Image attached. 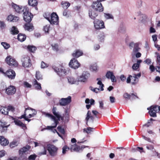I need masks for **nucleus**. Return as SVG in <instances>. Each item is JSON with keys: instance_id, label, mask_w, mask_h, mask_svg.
<instances>
[{"instance_id": "338daca9", "label": "nucleus", "mask_w": 160, "mask_h": 160, "mask_svg": "<svg viewBox=\"0 0 160 160\" xmlns=\"http://www.w3.org/2000/svg\"><path fill=\"white\" fill-rule=\"evenodd\" d=\"M132 76L131 75H129L127 79V82L128 83H129L131 82V79H132Z\"/></svg>"}, {"instance_id": "052dcab7", "label": "nucleus", "mask_w": 160, "mask_h": 160, "mask_svg": "<svg viewBox=\"0 0 160 160\" xmlns=\"http://www.w3.org/2000/svg\"><path fill=\"white\" fill-rule=\"evenodd\" d=\"M142 2L141 0H138L137 3V5L138 8L141 7L142 5Z\"/></svg>"}, {"instance_id": "f257e3e1", "label": "nucleus", "mask_w": 160, "mask_h": 160, "mask_svg": "<svg viewBox=\"0 0 160 160\" xmlns=\"http://www.w3.org/2000/svg\"><path fill=\"white\" fill-rule=\"evenodd\" d=\"M52 112L53 114L54 115L47 113L45 112H43V114L45 115L46 117L50 118L52 121L54 122V123H52V126H48L46 128H44L41 129V131H42L46 129L50 130L54 133H55L56 132L60 136L59 133L57 132L56 129H54L56 128L58 124L59 123V121L60 120L62 121L63 120L64 117L62 116L60 113L57 111V108L56 107H53L52 110Z\"/></svg>"}, {"instance_id": "a19ab883", "label": "nucleus", "mask_w": 160, "mask_h": 160, "mask_svg": "<svg viewBox=\"0 0 160 160\" xmlns=\"http://www.w3.org/2000/svg\"><path fill=\"white\" fill-rule=\"evenodd\" d=\"M1 44L6 49H7L10 47V44L6 42H2Z\"/></svg>"}, {"instance_id": "4c0bfd02", "label": "nucleus", "mask_w": 160, "mask_h": 160, "mask_svg": "<svg viewBox=\"0 0 160 160\" xmlns=\"http://www.w3.org/2000/svg\"><path fill=\"white\" fill-rule=\"evenodd\" d=\"M29 109H31V110H33L32 109V108H30V107H28V108H26L25 109V112H24V114L23 115H21L20 117H19L18 118L21 119V118H23L25 120V118H27L26 117V115L27 114H26V111L27 110H29Z\"/></svg>"}, {"instance_id": "4468645a", "label": "nucleus", "mask_w": 160, "mask_h": 160, "mask_svg": "<svg viewBox=\"0 0 160 160\" xmlns=\"http://www.w3.org/2000/svg\"><path fill=\"white\" fill-rule=\"evenodd\" d=\"M129 47L130 49H132L133 48L132 51V53L135 54L140 49L139 47V44L138 43H134L132 42L130 43L129 45Z\"/></svg>"}, {"instance_id": "423d86ee", "label": "nucleus", "mask_w": 160, "mask_h": 160, "mask_svg": "<svg viewBox=\"0 0 160 160\" xmlns=\"http://www.w3.org/2000/svg\"><path fill=\"white\" fill-rule=\"evenodd\" d=\"M6 61L7 64L11 67H16L18 64L17 62L10 56H8L6 58Z\"/></svg>"}, {"instance_id": "c85d7f7f", "label": "nucleus", "mask_w": 160, "mask_h": 160, "mask_svg": "<svg viewBox=\"0 0 160 160\" xmlns=\"http://www.w3.org/2000/svg\"><path fill=\"white\" fill-rule=\"evenodd\" d=\"M26 36L25 34L21 33L19 34L18 36V39L21 42L24 41L26 39Z\"/></svg>"}, {"instance_id": "ea45409f", "label": "nucleus", "mask_w": 160, "mask_h": 160, "mask_svg": "<svg viewBox=\"0 0 160 160\" xmlns=\"http://www.w3.org/2000/svg\"><path fill=\"white\" fill-rule=\"evenodd\" d=\"M61 4L63 8H67L70 5V3L67 2H62Z\"/></svg>"}, {"instance_id": "de8ad7c7", "label": "nucleus", "mask_w": 160, "mask_h": 160, "mask_svg": "<svg viewBox=\"0 0 160 160\" xmlns=\"http://www.w3.org/2000/svg\"><path fill=\"white\" fill-rule=\"evenodd\" d=\"M43 151L41 152H39L38 153V154L39 155H46L47 153V150L46 149V148L45 147L43 146L42 147Z\"/></svg>"}, {"instance_id": "864d4df0", "label": "nucleus", "mask_w": 160, "mask_h": 160, "mask_svg": "<svg viewBox=\"0 0 160 160\" xmlns=\"http://www.w3.org/2000/svg\"><path fill=\"white\" fill-rule=\"evenodd\" d=\"M37 156L35 154L30 155L28 158L29 160H35Z\"/></svg>"}, {"instance_id": "6e6552de", "label": "nucleus", "mask_w": 160, "mask_h": 160, "mask_svg": "<svg viewBox=\"0 0 160 160\" xmlns=\"http://www.w3.org/2000/svg\"><path fill=\"white\" fill-rule=\"evenodd\" d=\"M22 62L23 66L25 68L30 67L32 65L31 60L28 56L23 57L22 59Z\"/></svg>"}, {"instance_id": "ddd939ff", "label": "nucleus", "mask_w": 160, "mask_h": 160, "mask_svg": "<svg viewBox=\"0 0 160 160\" xmlns=\"http://www.w3.org/2000/svg\"><path fill=\"white\" fill-rule=\"evenodd\" d=\"M69 65L72 68L76 69L80 66V64L75 58H73L71 60Z\"/></svg>"}, {"instance_id": "c756f323", "label": "nucleus", "mask_w": 160, "mask_h": 160, "mask_svg": "<svg viewBox=\"0 0 160 160\" xmlns=\"http://www.w3.org/2000/svg\"><path fill=\"white\" fill-rule=\"evenodd\" d=\"M33 83L36 89L40 90L41 89V84L38 83L35 79H34Z\"/></svg>"}, {"instance_id": "58836bf2", "label": "nucleus", "mask_w": 160, "mask_h": 160, "mask_svg": "<svg viewBox=\"0 0 160 160\" xmlns=\"http://www.w3.org/2000/svg\"><path fill=\"white\" fill-rule=\"evenodd\" d=\"M85 102L86 103L89 104L90 103L91 105H92L94 104L95 101L92 99H91L90 100L89 99L87 98Z\"/></svg>"}, {"instance_id": "49530a36", "label": "nucleus", "mask_w": 160, "mask_h": 160, "mask_svg": "<svg viewBox=\"0 0 160 160\" xmlns=\"http://www.w3.org/2000/svg\"><path fill=\"white\" fill-rule=\"evenodd\" d=\"M18 145V142L17 141L12 142L10 144V146L11 148H13Z\"/></svg>"}, {"instance_id": "6ab92c4d", "label": "nucleus", "mask_w": 160, "mask_h": 160, "mask_svg": "<svg viewBox=\"0 0 160 160\" xmlns=\"http://www.w3.org/2000/svg\"><path fill=\"white\" fill-rule=\"evenodd\" d=\"M106 76L108 78L111 79L112 82H116L115 77L112 72L110 71H108L106 75Z\"/></svg>"}, {"instance_id": "a878e982", "label": "nucleus", "mask_w": 160, "mask_h": 160, "mask_svg": "<svg viewBox=\"0 0 160 160\" xmlns=\"http://www.w3.org/2000/svg\"><path fill=\"white\" fill-rule=\"evenodd\" d=\"M83 54V52L82 51L79 50H76L75 51V52L72 54V56L75 58H78L79 57L82 55Z\"/></svg>"}, {"instance_id": "8fccbe9b", "label": "nucleus", "mask_w": 160, "mask_h": 160, "mask_svg": "<svg viewBox=\"0 0 160 160\" xmlns=\"http://www.w3.org/2000/svg\"><path fill=\"white\" fill-rule=\"evenodd\" d=\"M94 129V128H91V127H89L87 128L86 130V129H84L83 130L84 132L85 131V132L87 133H89L92 131V130Z\"/></svg>"}, {"instance_id": "9d476101", "label": "nucleus", "mask_w": 160, "mask_h": 160, "mask_svg": "<svg viewBox=\"0 0 160 160\" xmlns=\"http://www.w3.org/2000/svg\"><path fill=\"white\" fill-rule=\"evenodd\" d=\"M93 23L94 27L96 29H101L105 28L104 23L102 20L97 19L94 21Z\"/></svg>"}, {"instance_id": "412c9836", "label": "nucleus", "mask_w": 160, "mask_h": 160, "mask_svg": "<svg viewBox=\"0 0 160 160\" xmlns=\"http://www.w3.org/2000/svg\"><path fill=\"white\" fill-rule=\"evenodd\" d=\"M6 123L5 122H3L2 121H0V126L1 127V128H0V130L1 131V132H6L7 130V128L8 127L7 126H6Z\"/></svg>"}, {"instance_id": "37998d69", "label": "nucleus", "mask_w": 160, "mask_h": 160, "mask_svg": "<svg viewBox=\"0 0 160 160\" xmlns=\"http://www.w3.org/2000/svg\"><path fill=\"white\" fill-rule=\"evenodd\" d=\"M36 78L38 80L42 79V76L40 74V72L39 71H36Z\"/></svg>"}, {"instance_id": "c9c22d12", "label": "nucleus", "mask_w": 160, "mask_h": 160, "mask_svg": "<svg viewBox=\"0 0 160 160\" xmlns=\"http://www.w3.org/2000/svg\"><path fill=\"white\" fill-rule=\"evenodd\" d=\"M105 37V34L103 32L101 33L99 35L98 37L99 41L101 42H103Z\"/></svg>"}, {"instance_id": "39448f33", "label": "nucleus", "mask_w": 160, "mask_h": 160, "mask_svg": "<svg viewBox=\"0 0 160 160\" xmlns=\"http://www.w3.org/2000/svg\"><path fill=\"white\" fill-rule=\"evenodd\" d=\"M92 6V8L97 12H102L104 10L102 4L99 2H93Z\"/></svg>"}, {"instance_id": "aec40b11", "label": "nucleus", "mask_w": 160, "mask_h": 160, "mask_svg": "<svg viewBox=\"0 0 160 160\" xmlns=\"http://www.w3.org/2000/svg\"><path fill=\"white\" fill-rule=\"evenodd\" d=\"M12 6L16 12L19 13L23 12V8L25 7H20L19 6L13 3H12Z\"/></svg>"}, {"instance_id": "f3484780", "label": "nucleus", "mask_w": 160, "mask_h": 160, "mask_svg": "<svg viewBox=\"0 0 160 160\" xmlns=\"http://www.w3.org/2000/svg\"><path fill=\"white\" fill-rule=\"evenodd\" d=\"M89 119H90V121L92 122V123L93 122L94 118L91 115V113L90 111L88 110L86 114V117L85 119V120L86 121V124L88 126V122Z\"/></svg>"}, {"instance_id": "774afa93", "label": "nucleus", "mask_w": 160, "mask_h": 160, "mask_svg": "<svg viewBox=\"0 0 160 160\" xmlns=\"http://www.w3.org/2000/svg\"><path fill=\"white\" fill-rule=\"evenodd\" d=\"M139 66L138 64H134L132 66V68L133 70H137L139 68Z\"/></svg>"}, {"instance_id": "f8f14e48", "label": "nucleus", "mask_w": 160, "mask_h": 160, "mask_svg": "<svg viewBox=\"0 0 160 160\" xmlns=\"http://www.w3.org/2000/svg\"><path fill=\"white\" fill-rule=\"evenodd\" d=\"M71 102V97L69 96L66 98H62L60 100L59 104L62 106H65Z\"/></svg>"}, {"instance_id": "1a4fd4ad", "label": "nucleus", "mask_w": 160, "mask_h": 160, "mask_svg": "<svg viewBox=\"0 0 160 160\" xmlns=\"http://www.w3.org/2000/svg\"><path fill=\"white\" fill-rule=\"evenodd\" d=\"M4 75L7 76L9 78L11 79H13L16 76V73L12 69H9L5 72H4L0 70Z\"/></svg>"}, {"instance_id": "9b49d317", "label": "nucleus", "mask_w": 160, "mask_h": 160, "mask_svg": "<svg viewBox=\"0 0 160 160\" xmlns=\"http://www.w3.org/2000/svg\"><path fill=\"white\" fill-rule=\"evenodd\" d=\"M90 74L88 72H83L82 75L80 76L79 81L81 82H86L88 79L90 77Z\"/></svg>"}, {"instance_id": "13d9d810", "label": "nucleus", "mask_w": 160, "mask_h": 160, "mask_svg": "<svg viewBox=\"0 0 160 160\" xmlns=\"http://www.w3.org/2000/svg\"><path fill=\"white\" fill-rule=\"evenodd\" d=\"M52 48L53 50L58 51V45L57 44H54V45H52Z\"/></svg>"}, {"instance_id": "c03bdc74", "label": "nucleus", "mask_w": 160, "mask_h": 160, "mask_svg": "<svg viewBox=\"0 0 160 160\" xmlns=\"http://www.w3.org/2000/svg\"><path fill=\"white\" fill-rule=\"evenodd\" d=\"M69 150V147L67 146H64L62 148V153L64 154L66 153V152Z\"/></svg>"}, {"instance_id": "e2e57ef3", "label": "nucleus", "mask_w": 160, "mask_h": 160, "mask_svg": "<svg viewBox=\"0 0 160 160\" xmlns=\"http://www.w3.org/2000/svg\"><path fill=\"white\" fill-rule=\"evenodd\" d=\"M44 17L45 18H46L47 20H48L49 21L50 18V15L49 13H48V14L45 13L44 15Z\"/></svg>"}, {"instance_id": "bf43d9fd", "label": "nucleus", "mask_w": 160, "mask_h": 160, "mask_svg": "<svg viewBox=\"0 0 160 160\" xmlns=\"http://www.w3.org/2000/svg\"><path fill=\"white\" fill-rule=\"evenodd\" d=\"M48 66V65L43 61H42L41 63V67L42 68H44Z\"/></svg>"}, {"instance_id": "f704fd0d", "label": "nucleus", "mask_w": 160, "mask_h": 160, "mask_svg": "<svg viewBox=\"0 0 160 160\" xmlns=\"http://www.w3.org/2000/svg\"><path fill=\"white\" fill-rule=\"evenodd\" d=\"M11 32L13 34H17L18 33L19 31L16 27L13 26L11 29Z\"/></svg>"}, {"instance_id": "4d7b16f0", "label": "nucleus", "mask_w": 160, "mask_h": 160, "mask_svg": "<svg viewBox=\"0 0 160 160\" xmlns=\"http://www.w3.org/2000/svg\"><path fill=\"white\" fill-rule=\"evenodd\" d=\"M157 59L156 60V62L160 66V56L158 53H157Z\"/></svg>"}, {"instance_id": "cd10ccee", "label": "nucleus", "mask_w": 160, "mask_h": 160, "mask_svg": "<svg viewBox=\"0 0 160 160\" xmlns=\"http://www.w3.org/2000/svg\"><path fill=\"white\" fill-rule=\"evenodd\" d=\"M97 80L98 81L97 84L99 85V87L100 90L102 91L103 90V87H104V84H102V79L101 78H98L97 79Z\"/></svg>"}, {"instance_id": "603ef678", "label": "nucleus", "mask_w": 160, "mask_h": 160, "mask_svg": "<svg viewBox=\"0 0 160 160\" xmlns=\"http://www.w3.org/2000/svg\"><path fill=\"white\" fill-rule=\"evenodd\" d=\"M123 97L126 100H128L129 99H130L131 97V95L130 94H129L127 93H125L123 95Z\"/></svg>"}, {"instance_id": "5701e85b", "label": "nucleus", "mask_w": 160, "mask_h": 160, "mask_svg": "<svg viewBox=\"0 0 160 160\" xmlns=\"http://www.w3.org/2000/svg\"><path fill=\"white\" fill-rule=\"evenodd\" d=\"M88 14L89 17L92 19L94 20L98 16V14L92 10H89Z\"/></svg>"}, {"instance_id": "a18cd8bd", "label": "nucleus", "mask_w": 160, "mask_h": 160, "mask_svg": "<svg viewBox=\"0 0 160 160\" xmlns=\"http://www.w3.org/2000/svg\"><path fill=\"white\" fill-rule=\"evenodd\" d=\"M158 107L157 106H152L150 107H149L147 108L148 110H149V109H151L153 110V111H155L156 112L158 111Z\"/></svg>"}, {"instance_id": "f03ea898", "label": "nucleus", "mask_w": 160, "mask_h": 160, "mask_svg": "<svg viewBox=\"0 0 160 160\" xmlns=\"http://www.w3.org/2000/svg\"><path fill=\"white\" fill-rule=\"evenodd\" d=\"M47 148L50 155L54 157L57 155L58 149L56 146L53 144H49L47 145Z\"/></svg>"}, {"instance_id": "3c124183", "label": "nucleus", "mask_w": 160, "mask_h": 160, "mask_svg": "<svg viewBox=\"0 0 160 160\" xmlns=\"http://www.w3.org/2000/svg\"><path fill=\"white\" fill-rule=\"evenodd\" d=\"M8 111V112L9 111H11L12 112H13L15 111V108L13 106L11 105H9L7 107Z\"/></svg>"}, {"instance_id": "a211bd4d", "label": "nucleus", "mask_w": 160, "mask_h": 160, "mask_svg": "<svg viewBox=\"0 0 160 160\" xmlns=\"http://www.w3.org/2000/svg\"><path fill=\"white\" fill-rule=\"evenodd\" d=\"M30 147L29 146L27 145L20 149L19 151V153L20 156L22 157L23 155L26 154V152L30 149Z\"/></svg>"}, {"instance_id": "79ce46f5", "label": "nucleus", "mask_w": 160, "mask_h": 160, "mask_svg": "<svg viewBox=\"0 0 160 160\" xmlns=\"http://www.w3.org/2000/svg\"><path fill=\"white\" fill-rule=\"evenodd\" d=\"M104 16L106 19H112L113 18V16L110 14L104 13Z\"/></svg>"}, {"instance_id": "0eeeda50", "label": "nucleus", "mask_w": 160, "mask_h": 160, "mask_svg": "<svg viewBox=\"0 0 160 160\" xmlns=\"http://www.w3.org/2000/svg\"><path fill=\"white\" fill-rule=\"evenodd\" d=\"M49 22L51 24L57 25L59 22V18L56 13L53 12L50 15Z\"/></svg>"}, {"instance_id": "e433bc0d", "label": "nucleus", "mask_w": 160, "mask_h": 160, "mask_svg": "<svg viewBox=\"0 0 160 160\" xmlns=\"http://www.w3.org/2000/svg\"><path fill=\"white\" fill-rule=\"evenodd\" d=\"M148 110L149 114L151 117H157L156 112L153 111V110L151 109H149V110Z\"/></svg>"}, {"instance_id": "20e7f679", "label": "nucleus", "mask_w": 160, "mask_h": 160, "mask_svg": "<svg viewBox=\"0 0 160 160\" xmlns=\"http://www.w3.org/2000/svg\"><path fill=\"white\" fill-rule=\"evenodd\" d=\"M86 147H89L87 146L82 145V146H78L76 144L71 145L69 147V150L71 152H79L82 151L83 149Z\"/></svg>"}, {"instance_id": "2f4dec72", "label": "nucleus", "mask_w": 160, "mask_h": 160, "mask_svg": "<svg viewBox=\"0 0 160 160\" xmlns=\"http://www.w3.org/2000/svg\"><path fill=\"white\" fill-rule=\"evenodd\" d=\"M14 122L16 125L20 127H22V128L26 127L25 125L20 120H14Z\"/></svg>"}, {"instance_id": "2eb2a0df", "label": "nucleus", "mask_w": 160, "mask_h": 160, "mask_svg": "<svg viewBox=\"0 0 160 160\" xmlns=\"http://www.w3.org/2000/svg\"><path fill=\"white\" fill-rule=\"evenodd\" d=\"M53 68L54 71L59 76H62L65 75L66 70L63 68H59L55 66H53Z\"/></svg>"}, {"instance_id": "bb28decb", "label": "nucleus", "mask_w": 160, "mask_h": 160, "mask_svg": "<svg viewBox=\"0 0 160 160\" xmlns=\"http://www.w3.org/2000/svg\"><path fill=\"white\" fill-rule=\"evenodd\" d=\"M0 112L3 114L8 115V112L7 107L1 106L0 107Z\"/></svg>"}, {"instance_id": "473e14b6", "label": "nucleus", "mask_w": 160, "mask_h": 160, "mask_svg": "<svg viewBox=\"0 0 160 160\" xmlns=\"http://www.w3.org/2000/svg\"><path fill=\"white\" fill-rule=\"evenodd\" d=\"M132 85H135L136 84L138 81V78L136 77V76H132Z\"/></svg>"}, {"instance_id": "7c9ffc66", "label": "nucleus", "mask_w": 160, "mask_h": 160, "mask_svg": "<svg viewBox=\"0 0 160 160\" xmlns=\"http://www.w3.org/2000/svg\"><path fill=\"white\" fill-rule=\"evenodd\" d=\"M68 82L70 84H74L77 82V80L73 77H68Z\"/></svg>"}, {"instance_id": "0e129e2a", "label": "nucleus", "mask_w": 160, "mask_h": 160, "mask_svg": "<svg viewBox=\"0 0 160 160\" xmlns=\"http://www.w3.org/2000/svg\"><path fill=\"white\" fill-rule=\"evenodd\" d=\"M13 17L14 16L12 15H9L7 18V20L9 21L12 22L13 20Z\"/></svg>"}, {"instance_id": "72a5a7b5", "label": "nucleus", "mask_w": 160, "mask_h": 160, "mask_svg": "<svg viewBox=\"0 0 160 160\" xmlns=\"http://www.w3.org/2000/svg\"><path fill=\"white\" fill-rule=\"evenodd\" d=\"M27 49L29 51L33 52L36 50L37 48L36 47L34 46L28 45L27 47Z\"/></svg>"}, {"instance_id": "5fc2aeb1", "label": "nucleus", "mask_w": 160, "mask_h": 160, "mask_svg": "<svg viewBox=\"0 0 160 160\" xmlns=\"http://www.w3.org/2000/svg\"><path fill=\"white\" fill-rule=\"evenodd\" d=\"M90 88L91 90L96 93H97L98 92V91L100 90L99 88H93V87L91 86L90 87Z\"/></svg>"}, {"instance_id": "dca6fc26", "label": "nucleus", "mask_w": 160, "mask_h": 160, "mask_svg": "<svg viewBox=\"0 0 160 160\" xmlns=\"http://www.w3.org/2000/svg\"><path fill=\"white\" fill-rule=\"evenodd\" d=\"M16 91V89L14 87L10 86L6 88L5 92L8 95H12L14 94Z\"/></svg>"}, {"instance_id": "6e6d98bb", "label": "nucleus", "mask_w": 160, "mask_h": 160, "mask_svg": "<svg viewBox=\"0 0 160 160\" xmlns=\"http://www.w3.org/2000/svg\"><path fill=\"white\" fill-rule=\"evenodd\" d=\"M50 27L49 25H46L44 27V30L45 32H48Z\"/></svg>"}, {"instance_id": "393cba45", "label": "nucleus", "mask_w": 160, "mask_h": 160, "mask_svg": "<svg viewBox=\"0 0 160 160\" xmlns=\"http://www.w3.org/2000/svg\"><path fill=\"white\" fill-rule=\"evenodd\" d=\"M28 3L29 5L32 7H35V9L38 10V8L36 7L38 4V1L37 0H28Z\"/></svg>"}, {"instance_id": "b1692460", "label": "nucleus", "mask_w": 160, "mask_h": 160, "mask_svg": "<svg viewBox=\"0 0 160 160\" xmlns=\"http://www.w3.org/2000/svg\"><path fill=\"white\" fill-rule=\"evenodd\" d=\"M24 28L25 30L31 31L34 29V27L31 23H27L25 24Z\"/></svg>"}, {"instance_id": "7ed1b4c3", "label": "nucleus", "mask_w": 160, "mask_h": 160, "mask_svg": "<svg viewBox=\"0 0 160 160\" xmlns=\"http://www.w3.org/2000/svg\"><path fill=\"white\" fill-rule=\"evenodd\" d=\"M23 18L24 20L27 22H29L32 20L33 16L32 13L28 12V9L27 7L23 8Z\"/></svg>"}, {"instance_id": "680f3d73", "label": "nucleus", "mask_w": 160, "mask_h": 160, "mask_svg": "<svg viewBox=\"0 0 160 160\" xmlns=\"http://www.w3.org/2000/svg\"><path fill=\"white\" fill-rule=\"evenodd\" d=\"M33 110H32V111L33 110H34V112H33V113H32V114H29L28 115V118H31L32 117H34V116L36 114V113H37V112H36V111L34 109H32Z\"/></svg>"}, {"instance_id": "69168bd1", "label": "nucleus", "mask_w": 160, "mask_h": 160, "mask_svg": "<svg viewBox=\"0 0 160 160\" xmlns=\"http://www.w3.org/2000/svg\"><path fill=\"white\" fill-rule=\"evenodd\" d=\"M131 95V97L130 99L131 100H133L135 99L136 98H138V97L136 95H135L133 93H132Z\"/></svg>"}, {"instance_id": "09e8293b", "label": "nucleus", "mask_w": 160, "mask_h": 160, "mask_svg": "<svg viewBox=\"0 0 160 160\" xmlns=\"http://www.w3.org/2000/svg\"><path fill=\"white\" fill-rule=\"evenodd\" d=\"M57 129L59 132L62 134H64L65 133L64 129L62 128L61 126H59L58 127Z\"/></svg>"}, {"instance_id": "4be33fe9", "label": "nucleus", "mask_w": 160, "mask_h": 160, "mask_svg": "<svg viewBox=\"0 0 160 160\" xmlns=\"http://www.w3.org/2000/svg\"><path fill=\"white\" fill-rule=\"evenodd\" d=\"M0 143L2 146H6L9 143V141L2 136H0Z\"/></svg>"}]
</instances>
